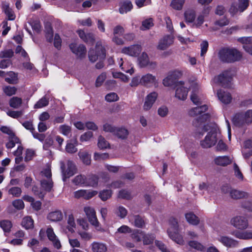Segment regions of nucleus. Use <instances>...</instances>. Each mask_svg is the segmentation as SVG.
<instances>
[{
  "label": "nucleus",
  "mask_w": 252,
  "mask_h": 252,
  "mask_svg": "<svg viewBox=\"0 0 252 252\" xmlns=\"http://www.w3.org/2000/svg\"><path fill=\"white\" fill-rule=\"evenodd\" d=\"M204 129L208 132L205 138L201 141L200 144L203 148H209L217 144L218 140L221 138V133L215 124L204 126Z\"/></svg>",
  "instance_id": "nucleus-1"
},
{
  "label": "nucleus",
  "mask_w": 252,
  "mask_h": 252,
  "mask_svg": "<svg viewBox=\"0 0 252 252\" xmlns=\"http://www.w3.org/2000/svg\"><path fill=\"white\" fill-rule=\"evenodd\" d=\"M219 57L223 62L233 63L240 60L242 55L235 48H224L219 51Z\"/></svg>",
  "instance_id": "nucleus-2"
},
{
  "label": "nucleus",
  "mask_w": 252,
  "mask_h": 252,
  "mask_svg": "<svg viewBox=\"0 0 252 252\" xmlns=\"http://www.w3.org/2000/svg\"><path fill=\"white\" fill-rule=\"evenodd\" d=\"M167 232L170 238L177 244L180 245L185 244L183 236L178 233V221L175 218H171L169 220V227Z\"/></svg>",
  "instance_id": "nucleus-3"
},
{
  "label": "nucleus",
  "mask_w": 252,
  "mask_h": 252,
  "mask_svg": "<svg viewBox=\"0 0 252 252\" xmlns=\"http://www.w3.org/2000/svg\"><path fill=\"white\" fill-rule=\"evenodd\" d=\"M207 106L203 105L199 107H196L190 109L189 112V114L191 117L198 116L196 120L193 122V124L196 126H198L199 123H201L208 120L210 115L204 113L207 109Z\"/></svg>",
  "instance_id": "nucleus-4"
},
{
  "label": "nucleus",
  "mask_w": 252,
  "mask_h": 252,
  "mask_svg": "<svg viewBox=\"0 0 252 252\" xmlns=\"http://www.w3.org/2000/svg\"><path fill=\"white\" fill-rule=\"evenodd\" d=\"M233 124L237 126H242L252 123V110H249L245 113H236L232 119Z\"/></svg>",
  "instance_id": "nucleus-5"
},
{
  "label": "nucleus",
  "mask_w": 252,
  "mask_h": 252,
  "mask_svg": "<svg viewBox=\"0 0 252 252\" xmlns=\"http://www.w3.org/2000/svg\"><path fill=\"white\" fill-rule=\"evenodd\" d=\"M40 175L41 177L40 183L42 188L47 191H50L53 186L50 167L47 166L41 172Z\"/></svg>",
  "instance_id": "nucleus-6"
},
{
  "label": "nucleus",
  "mask_w": 252,
  "mask_h": 252,
  "mask_svg": "<svg viewBox=\"0 0 252 252\" xmlns=\"http://www.w3.org/2000/svg\"><path fill=\"white\" fill-rule=\"evenodd\" d=\"M61 169L63 175V180L64 182L65 180L72 176L76 172V167L75 163L70 160L67 162L66 168L65 164L63 161L60 162Z\"/></svg>",
  "instance_id": "nucleus-7"
},
{
  "label": "nucleus",
  "mask_w": 252,
  "mask_h": 252,
  "mask_svg": "<svg viewBox=\"0 0 252 252\" xmlns=\"http://www.w3.org/2000/svg\"><path fill=\"white\" fill-rule=\"evenodd\" d=\"M105 57V49L99 43H97L95 51L90 50L89 52V58L92 62H95L98 58L103 59Z\"/></svg>",
  "instance_id": "nucleus-8"
},
{
  "label": "nucleus",
  "mask_w": 252,
  "mask_h": 252,
  "mask_svg": "<svg viewBox=\"0 0 252 252\" xmlns=\"http://www.w3.org/2000/svg\"><path fill=\"white\" fill-rule=\"evenodd\" d=\"M232 79V75L229 71H225L219 75L216 76L212 80V85L220 84L222 86L228 87ZM214 88V86H213Z\"/></svg>",
  "instance_id": "nucleus-9"
},
{
  "label": "nucleus",
  "mask_w": 252,
  "mask_h": 252,
  "mask_svg": "<svg viewBox=\"0 0 252 252\" xmlns=\"http://www.w3.org/2000/svg\"><path fill=\"white\" fill-rule=\"evenodd\" d=\"M230 224L238 229L245 230L249 227L247 219L242 216H237L230 220Z\"/></svg>",
  "instance_id": "nucleus-10"
},
{
  "label": "nucleus",
  "mask_w": 252,
  "mask_h": 252,
  "mask_svg": "<svg viewBox=\"0 0 252 252\" xmlns=\"http://www.w3.org/2000/svg\"><path fill=\"white\" fill-rule=\"evenodd\" d=\"M176 88L175 97L180 100H186L189 92L187 85L185 86L184 82L180 81L177 83Z\"/></svg>",
  "instance_id": "nucleus-11"
},
{
  "label": "nucleus",
  "mask_w": 252,
  "mask_h": 252,
  "mask_svg": "<svg viewBox=\"0 0 252 252\" xmlns=\"http://www.w3.org/2000/svg\"><path fill=\"white\" fill-rule=\"evenodd\" d=\"M141 85L145 87H150L156 86L158 84V80L156 76L151 73H147L141 77Z\"/></svg>",
  "instance_id": "nucleus-12"
},
{
  "label": "nucleus",
  "mask_w": 252,
  "mask_h": 252,
  "mask_svg": "<svg viewBox=\"0 0 252 252\" xmlns=\"http://www.w3.org/2000/svg\"><path fill=\"white\" fill-rule=\"evenodd\" d=\"M84 211L90 223L97 229L99 230V223L97 219L94 209L92 207L87 206L84 207Z\"/></svg>",
  "instance_id": "nucleus-13"
},
{
  "label": "nucleus",
  "mask_w": 252,
  "mask_h": 252,
  "mask_svg": "<svg viewBox=\"0 0 252 252\" xmlns=\"http://www.w3.org/2000/svg\"><path fill=\"white\" fill-rule=\"evenodd\" d=\"M142 50V47L139 44H133L122 49L121 52L131 57H137Z\"/></svg>",
  "instance_id": "nucleus-14"
},
{
  "label": "nucleus",
  "mask_w": 252,
  "mask_h": 252,
  "mask_svg": "<svg viewBox=\"0 0 252 252\" xmlns=\"http://www.w3.org/2000/svg\"><path fill=\"white\" fill-rule=\"evenodd\" d=\"M200 87L199 81L195 79L190 82V88L192 90L190 95V99L192 102L195 104H200V99L196 93H198Z\"/></svg>",
  "instance_id": "nucleus-15"
},
{
  "label": "nucleus",
  "mask_w": 252,
  "mask_h": 252,
  "mask_svg": "<svg viewBox=\"0 0 252 252\" xmlns=\"http://www.w3.org/2000/svg\"><path fill=\"white\" fill-rule=\"evenodd\" d=\"M174 37L171 35H166L161 38L157 46V48L160 50H164L169 47L174 43Z\"/></svg>",
  "instance_id": "nucleus-16"
},
{
  "label": "nucleus",
  "mask_w": 252,
  "mask_h": 252,
  "mask_svg": "<svg viewBox=\"0 0 252 252\" xmlns=\"http://www.w3.org/2000/svg\"><path fill=\"white\" fill-rule=\"evenodd\" d=\"M222 190L224 193H229L230 196L234 199H240L245 197H248L249 193L241 191L234 189H230L228 186H223Z\"/></svg>",
  "instance_id": "nucleus-17"
},
{
  "label": "nucleus",
  "mask_w": 252,
  "mask_h": 252,
  "mask_svg": "<svg viewBox=\"0 0 252 252\" xmlns=\"http://www.w3.org/2000/svg\"><path fill=\"white\" fill-rule=\"evenodd\" d=\"M218 240L227 248H235L238 246V241L227 236L220 235Z\"/></svg>",
  "instance_id": "nucleus-18"
},
{
  "label": "nucleus",
  "mask_w": 252,
  "mask_h": 252,
  "mask_svg": "<svg viewBox=\"0 0 252 252\" xmlns=\"http://www.w3.org/2000/svg\"><path fill=\"white\" fill-rule=\"evenodd\" d=\"M97 193L95 190L87 189H79L74 192V196L76 198H83L85 199H89Z\"/></svg>",
  "instance_id": "nucleus-19"
},
{
  "label": "nucleus",
  "mask_w": 252,
  "mask_h": 252,
  "mask_svg": "<svg viewBox=\"0 0 252 252\" xmlns=\"http://www.w3.org/2000/svg\"><path fill=\"white\" fill-rule=\"evenodd\" d=\"M158 96V93L155 92H152L146 96L143 105V109L144 110L147 111L152 108L154 103L157 100Z\"/></svg>",
  "instance_id": "nucleus-20"
},
{
  "label": "nucleus",
  "mask_w": 252,
  "mask_h": 252,
  "mask_svg": "<svg viewBox=\"0 0 252 252\" xmlns=\"http://www.w3.org/2000/svg\"><path fill=\"white\" fill-rule=\"evenodd\" d=\"M248 6L249 0H239L238 6H235L233 4L229 9V12L232 15H234L238 12H243Z\"/></svg>",
  "instance_id": "nucleus-21"
},
{
  "label": "nucleus",
  "mask_w": 252,
  "mask_h": 252,
  "mask_svg": "<svg viewBox=\"0 0 252 252\" xmlns=\"http://www.w3.org/2000/svg\"><path fill=\"white\" fill-rule=\"evenodd\" d=\"M117 62L119 67L124 72L129 73L130 75L134 73L133 67L130 63L122 58H118Z\"/></svg>",
  "instance_id": "nucleus-22"
},
{
  "label": "nucleus",
  "mask_w": 252,
  "mask_h": 252,
  "mask_svg": "<svg viewBox=\"0 0 252 252\" xmlns=\"http://www.w3.org/2000/svg\"><path fill=\"white\" fill-rule=\"evenodd\" d=\"M180 75V72L178 71L171 73L163 80V85L166 87L173 85L176 83V80Z\"/></svg>",
  "instance_id": "nucleus-23"
},
{
  "label": "nucleus",
  "mask_w": 252,
  "mask_h": 252,
  "mask_svg": "<svg viewBox=\"0 0 252 252\" xmlns=\"http://www.w3.org/2000/svg\"><path fill=\"white\" fill-rule=\"evenodd\" d=\"M238 41L243 44L244 50L252 55V36L240 37Z\"/></svg>",
  "instance_id": "nucleus-24"
},
{
  "label": "nucleus",
  "mask_w": 252,
  "mask_h": 252,
  "mask_svg": "<svg viewBox=\"0 0 252 252\" xmlns=\"http://www.w3.org/2000/svg\"><path fill=\"white\" fill-rule=\"evenodd\" d=\"M69 47L72 52L79 57H82L86 55V47L82 44L78 45L75 43H72Z\"/></svg>",
  "instance_id": "nucleus-25"
},
{
  "label": "nucleus",
  "mask_w": 252,
  "mask_h": 252,
  "mask_svg": "<svg viewBox=\"0 0 252 252\" xmlns=\"http://www.w3.org/2000/svg\"><path fill=\"white\" fill-rule=\"evenodd\" d=\"M2 9L4 12L8 20L13 21L16 18V15L13 10L10 7L9 4L6 1L2 2Z\"/></svg>",
  "instance_id": "nucleus-26"
},
{
  "label": "nucleus",
  "mask_w": 252,
  "mask_h": 252,
  "mask_svg": "<svg viewBox=\"0 0 252 252\" xmlns=\"http://www.w3.org/2000/svg\"><path fill=\"white\" fill-rule=\"evenodd\" d=\"M46 233L48 239L52 242L54 246L57 249H60L61 247L60 242L55 235L53 228L51 227L48 228L46 230Z\"/></svg>",
  "instance_id": "nucleus-27"
},
{
  "label": "nucleus",
  "mask_w": 252,
  "mask_h": 252,
  "mask_svg": "<svg viewBox=\"0 0 252 252\" xmlns=\"http://www.w3.org/2000/svg\"><path fill=\"white\" fill-rule=\"evenodd\" d=\"M12 226L13 224L9 220H0V227L2 229L5 236H7L9 234Z\"/></svg>",
  "instance_id": "nucleus-28"
},
{
  "label": "nucleus",
  "mask_w": 252,
  "mask_h": 252,
  "mask_svg": "<svg viewBox=\"0 0 252 252\" xmlns=\"http://www.w3.org/2000/svg\"><path fill=\"white\" fill-rule=\"evenodd\" d=\"M79 37L86 43L93 44L94 41V35L92 33L86 34L84 31L79 30L77 31Z\"/></svg>",
  "instance_id": "nucleus-29"
},
{
  "label": "nucleus",
  "mask_w": 252,
  "mask_h": 252,
  "mask_svg": "<svg viewBox=\"0 0 252 252\" xmlns=\"http://www.w3.org/2000/svg\"><path fill=\"white\" fill-rule=\"evenodd\" d=\"M214 161L218 165L225 166L232 162V158L228 156H219L215 158Z\"/></svg>",
  "instance_id": "nucleus-30"
},
{
  "label": "nucleus",
  "mask_w": 252,
  "mask_h": 252,
  "mask_svg": "<svg viewBox=\"0 0 252 252\" xmlns=\"http://www.w3.org/2000/svg\"><path fill=\"white\" fill-rule=\"evenodd\" d=\"M217 95L219 99L224 104L229 103L232 100L231 94L229 93L224 92L222 90H220L218 92Z\"/></svg>",
  "instance_id": "nucleus-31"
},
{
  "label": "nucleus",
  "mask_w": 252,
  "mask_h": 252,
  "mask_svg": "<svg viewBox=\"0 0 252 252\" xmlns=\"http://www.w3.org/2000/svg\"><path fill=\"white\" fill-rule=\"evenodd\" d=\"M233 235L237 238L242 240L252 239V231H236Z\"/></svg>",
  "instance_id": "nucleus-32"
},
{
  "label": "nucleus",
  "mask_w": 252,
  "mask_h": 252,
  "mask_svg": "<svg viewBox=\"0 0 252 252\" xmlns=\"http://www.w3.org/2000/svg\"><path fill=\"white\" fill-rule=\"evenodd\" d=\"M78 145V142L76 139L71 140L67 142L65 150L66 152L70 154H73L77 151L76 146Z\"/></svg>",
  "instance_id": "nucleus-33"
},
{
  "label": "nucleus",
  "mask_w": 252,
  "mask_h": 252,
  "mask_svg": "<svg viewBox=\"0 0 252 252\" xmlns=\"http://www.w3.org/2000/svg\"><path fill=\"white\" fill-rule=\"evenodd\" d=\"M210 8L209 7L205 8L202 13L198 16L194 24L197 27H200L203 23L205 17L207 16L210 12Z\"/></svg>",
  "instance_id": "nucleus-34"
},
{
  "label": "nucleus",
  "mask_w": 252,
  "mask_h": 252,
  "mask_svg": "<svg viewBox=\"0 0 252 252\" xmlns=\"http://www.w3.org/2000/svg\"><path fill=\"white\" fill-rule=\"evenodd\" d=\"M149 61L148 54L145 52H143L138 58V65L140 67H145L149 63Z\"/></svg>",
  "instance_id": "nucleus-35"
},
{
  "label": "nucleus",
  "mask_w": 252,
  "mask_h": 252,
  "mask_svg": "<svg viewBox=\"0 0 252 252\" xmlns=\"http://www.w3.org/2000/svg\"><path fill=\"white\" fill-rule=\"evenodd\" d=\"M78 155L84 164L86 165H90L91 164V156L88 154V152L80 150Z\"/></svg>",
  "instance_id": "nucleus-36"
},
{
  "label": "nucleus",
  "mask_w": 252,
  "mask_h": 252,
  "mask_svg": "<svg viewBox=\"0 0 252 252\" xmlns=\"http://www.w3.org/2000/svg\"><path fill=\"white\" fill-rule=\"evenodd\" d=\"M129 221L137 227H142L144 224L143 219L139 216H134L129 218Z\"/></svg>",
  "instance_id": "nucleus-37"
},
{
  "label": "nucleus",
  "mask_w": 252,
  "mask_h": 252,
  "mask_svg": "<svg viewBox=\"0 0 252 252\" xmlns=\"http://www.w3.org/2000/svg\"><path fill=\"white\" fill-rule=\"evenodd\" d=\"M63 215L62 213L60 211H56L49 214L48 218L51 221H57L61 220L63 219Z\"/></svg>",
  "instance_id": "nucleus-38"
},
{
  "label": "nucleus",
  "mask_w": 252,
  "mask_h": 252,
  "mask_svg": "<svg viewBox=\"0 0 252 252\" xmlns=\"http://www.w3.org/2000/svg\"><path fill=\"white\" fill-rule=\"evenodd\" d=\"M98 177L95 175H91L86 177L85 187H94L97 185Z\"/></svg>",
  "instance_id": "nucleus-39"
},
{
  "label": "nucleus",
  "mask_w": 252,
  "mask_h": 252,
  "mask_svg": "<svg viewBox=\"0 0 252 252\" xmlns=\"http://www.w3.org/2000/svg\"><path fill=\"white\" fill-rule=\"evenodd\" d=\"M187 221L192 225H197L199 222L198 218L192 213H188L185 215Z\"/></svg>",
  "instance_id": "nucleus-40"
},
{
  "label": "nucleus",
  "mask_w": 252,
  "mask_h": 252,
  "mask_svg": "<svg viewBox=\"0 0 252 252\" xmlns=\"http://www.w3.org/2000/svg\"><path fill=\"white\" fill-rule=\"evenodd\" d=\"M132 3L129 1H126L122 3L119 8V12L121 14H125L130 11L132 8Z\"/></svg>",
  "instance_id": "nucleus-41"
},
{
  "label": "nucleus",
  "mask_w": 252,
  "mask_h": 252,
  "mask_svg": "<svg viewBox=\"0 0 252 252\" xmlns=\"http://www.w3.org/2000/svg\"><path fill=\"white\" fill-rule=\"evenodd\" d=\"M245 198H247L248 199L245 200L242 202V207L249 211L252 212V195L249 194L248 197H245Z\"/></svg>",
  "instance_id": "nucleus-42"
},
{
  "label": "nucleus",
  "mask_w": 252,
  "mask_h": 252,
  "mask_svg": "<svg viewBox=\"0 0 252 252\" xmlns=\"http://www.w3.org/2000/svg\"><path fill=\"white\" fill-rule=\"evenodd\" d=\"M7 77L5 78L6 82L9 84H16L18 81L17 74L13 71H9L7 72Z\"/></svg>",
  "instance_id": "nucleus-43"
},
{
  "label": "nucleus",
  "mask_w": 252,
  "mask_h": 252,
  "mask_svg": "<svg viewBox=\"0 0 252 252\" xmlns=\"http://www.w3.org/2000/svg\"><path fill=\"white\" fill-rule=\"evenodd\" d=\"M22 225L26 229L32 228L33 227V220L30 217H25L22 220Z\"/></svg>",
  "instance_id": "nucleus-44"
},
{
  "label": "nucleus",
  "mask_w": 252,
  "mask_h": 252,
  "mask_svg": "<svg viewBox=\"0 0 252 252\" xmlns=\"http://www.w3.org/2000/svg\"><path fill=\"white\" fill-rule=\"evenodd\" d=\"M22 103V100L21 98L18 97H13L10 100L9 104L10 107L13 108H19Z\"/></svg>",
  "instance_id": "nucleus-45"
},
{
  "label": "nucleus",
  "mask_w": 252,
  "mask_h": 252,
  "mask_svg": "<svg viewBox=\"0 0 252 252\" xmlns=\"http://www.w3.org/2000/svg\"><path fill=\"white\" fill-rule=\"evenodd\" d=\"M86 177L84 175H79L74 177L72 182L76 185L85 186Z\"/></svg>",
  "instance_id": "nucleus-46"
},
{
  "label": "nucleus",
  "mask_w": 252,
  "mask_h": 252,
  "mask_svg": "<svg viewBox=\"0 0 252 252\" xmlns=\"http://www.w3.org/2000/svg\"><path fill=\"white\" fill-rule=\"evenodd\" d=\"M184 16L186 22L192 23L194 21L195 13L192 10H188L185 11Z\"/></svg>",
  "instance_id": "nucleus-47"
},
{
  "label": "nucleus",
  "mask_w": 252,
  "mask_h": 252,
  "mask_svg": "<svg viewBox=\"0 0 252 252\" xmlns=\"http://www.w3.org/2000/svg\"><path fill=\"white\" fill-rule=\"evenodd\" d=\"M97 146L100 149H105L110 147L109 143L101 135L98 138Z\"/></svg>",
  "instance_id": "nucleus-48"
},
{
  "label": "nucleus",
  "mask_w": 252,
  "mask_h": 252,
  "mask_svg": "<svg viewBox=\"0 0 252 252\" xmlns=\"http://www.w3.org/2000/svg\"><path fill=\"white\" fill-rule=\"evenodd\" d=\"M153 26L154 23L153 19H146L142 21L140 29L142 31L147 30L152 27Z\"/></svg>",
  "instance_id": "nucleus-49"
},
{
  "label": "nucleus",
  "mask_w": 252,
  "mask_h": 252,
  "mask_svg": "<svg viewBox=\"0 0 252 252\" xmlns=\"http://www.w3.org/2000/svg\"><path fill=\"white\" fill-rule=\"evenodd\" d=\"M128 134V130L124 127L118 128L115 135H117L118 137L121 139H125L127 137Z\"/></svg>",
  "instance_id": "nucleus-50"
},
{
  "label": "nucleus",
  "mask_w": 252,
  "mask_h": 252,
  "mask_svg": "<svg viewBox=\"0 0 252 252\" xmlns=\"http://www.w3.org/2000/svg\"><path fill=\"white\" fill-rule=\"evenodd\" d=\"M92 250L94 252H105L106 247L102 243H94L92 245Z\"/></svg>",
  "instance_id": "nucleus-51"
},
{
  "label": "nucleus",
  "mask_w": 252,
  "mask_h": 252,
  "mask_svg": "<svg viewBox=\"0 0 252 252\" xmlns=\"http://www.w3.org/2000/svg\"><path fill=\"white\" fill-rule=\"evenodd\" d=\"M145 233L141 230H134L131 234V238L137 242H140L144 236Z\"/></svg>",
  "instance_id": "nucleus-52"
},
{
  "label": "nucleus",
  "mask_w": 252,
  "mask_h": 252,
  "mask_svg": "<svg viewBox=\"0 0 252 252\" xmlns=\"http://www.w3.org/2000/svg\"><path fill=\"white\" fill-rule=\"evenodd\" d=\"M185 0H172L170 5L174 9L180 10L182 9Z\"/></svg>",
  "instance_id": "nucleus-53"
},
{
  "label": "nucleus",
  "mask_w": 252,
  "mask_h": 252,
  "mask_svg": "<svg viewBox=\"0 0 252 252\" xmlns=\"http://www.w3.org/2000/svg\"><path fill=\"white\" fill-rule=\"evenodd\" d=\"M115 213L121 218L123 219L127 215V211L124 207L120 206L116 209Z\"/></svg>",
  "instance_id": "nucleus-54"
},
{
  "label": "nucleus",
  "mask_w": 252,
  "mask_h": 252,
  "mask_svg": "<svg viewBox=\"0 0 252 252\" xmlns=\"http://www.w3.org/2000/svg\"><path fill=\"white\" fill-rule=\"evenodd\" d=\"M112 191L110 189H105L100 191L99 197L102 201H106L111 197Z\"/></svg>",
  "instance_id": "nucleus-55"
},
{
  "label": "nucleus",
  "mask_w": 252,
  "mask_h": 252,
  "mask_svg": "<svg viewBox=\"0 0 252 252\" xmlns=\"http://www.w3.org/2000/svg\"><path fill=\"white\" fill-rule=\"evenodd\" d=\"M132 196L131 192L126 189L121 190L118 194V197L122 199H130Z\"/></svg>",
  "instance_id": "nucleus-56"
},
{
  "label": "nucleus",
  "mask_w": 252,
  "mask_h": 252,
  "mask_svg": "<svg viewBox=\"0 0 252 252\" xmlns=\"http://www.w3.org/2000/svg\"><path fill=\"white\" fill-rule=\"evenodd\" d=\"M20 140L15 135L9 137V141L6 143V147L8 149H11L14 147L15 144L19 143Z\"/></svg>",
  "instance_id": "nucleus-57"
},
{
  "label": "nucleus",
  "mask_w": 252,
  "mask_h": 252,
  "mask_svg": "<svg viewBox=\"0 0 252 252\" xmlns=\"http://www.w3.org/2000/svg\"><path fill=\"white\" fill-rule=\"evenodd\" d=\"M67 229L68 231L72 233L74 232V228L75 227V223L74 222V219L72 215H70L68 217L67 220Z\"/></svg>",
  "instance_id": "nucleus-58"
},
{
  "label": "nucleus",
  "mask_w": 252,
  "mask_h": 252,
  "mask_svg": "<svg viewBox=\"0 0 252 252\" xmlns=\"http://www.w3.org/2000/svg\"><path fill=\"white\" fill-rule=\"evenodd\" d=\"M217 144L216 146V150L217 151H225L227 150V146L224 143L222 139V136L217 141Z\"/></svg>",
  "instance_id": "nucleus-59"
},
{
  "label": "nucleus",
  "mask_w": 252,
  "mask_h": 252,
  "mask_svg": "<svg viewBox=\"0 0 252 252\" xmlns=\"http://www.w3.org/2000/svg\"><path fill=\"white\" fill-rule=\"evenodd\" d=\"M155 239V236L152 234H145L143 238V242L144 245H149L153 243Z\"/></svg>",
  "instance_id": "nucleus-60"
},
{
  "label": "nucleus",
  "mask_w": 252,
  "mask_h": 252,
  "mask_svg": "<svg viewBox=\"0 0 252 252\" xmlns=\"http://www.w3.org/2000/svg\"><path fill=\"white\" fill-rule=\"evenodd\" d=\"M4 93L8 96H11L15 94L17 89L15 87H12L10 86H5L3 88Z\"/></svg>",
  "instance_id": "nucleus-61"
},
{
  "label": "nucleus",
  "mask_w": 252,
  "mask_h": 252,
  "mask_svg": "<svg viewBox=\"0 0 252 252\" xmlns=\"http://www.w3.org/2000/svg\"><path fill=\"white\" fill-rule=\"evenodd\" d=\"M49 103L48 99L45 97H42L34 105L35 108H40L47 106Z\"/></svg>",
  "instance_id": "nucleus-62"
},
{
  "label": "nucleus",
  "mask_w": 252,
  "mask_h": 252,
  "mask_svg": "<svg viewBox=\"0 0 252 252\" xmlns=\"http://www.w3.org/2000/svg\"><path fill=\"white\" fill-rule=\"evenodd\" d=\"M188 244L191 248L195 249L196 250L202 251L204 250L203 246L197 241H190Z\"/></svg>",
  "instance_id": "nucleus-63"
},
{
  "label": "nucleus",
  "mask_w": 252,
  "mask_h": 252,
  "mask_svg": "<svg viewBox=\"0 0 252 252\" xmlns=\"http://www.w3.org/2000/svg\"><path fill=\"white\" fill-rule=\"evenodd\" d=\"M14 55V52L11 49L4 50L0 52V58H11Z\"/></svg>",
  "instance_id": "nucleus-64"
}]
</instances>
